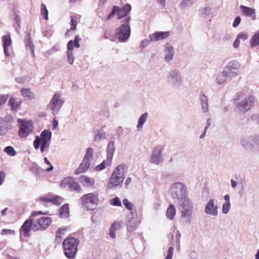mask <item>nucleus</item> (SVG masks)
I'll use <instances>...</instances> for the list:
<instances>
[{"instance_id":"obj_1","label":"nucleus","mask_w":259,"mask_h":259,"mask_svg":"<svg viewBox=\"0 0 259 259\" xmlns=\"http://www.w3.org/2000/svg\"><path fill=\"white\" fill-rule=\"evenodd\" d=\"M40 214H48L47 212H42L41 211H33L31 212L32 217L34 224L33 231H37L44 230L47 229L52 223V219L49 217H38Z\"/></svg>"},{"instance_id":"obj_2","label":"nucleus","mask_w":259,"mask_h":259,"mask_svg":"<svg viewBox=\"0 0 259 259\" xmlns=\"http://www.w3.org/2000/svg\"><path fill=\"white\" fill-rule=\"evenodd\" d=\"M80 241L78 238L69 236L63 242V248L65 256L68 258L72 259L75 256Z\"/></svg>"},{"instance_id":"obj_3","label":"nucleus","mask_w":259,"mask_h":259,"mask_svg":"<svg viewBox=\"0 0 259 259\" xmlns=\"http://www.w3.org/2000/svg\"><path fill=\"white\" fill-rule=\"evenodd\" d=\"M126 167L125 164H121L115 169L108 184V187L109 188L117 187L122 183L124 179V169Z\"/></svg>"},{"instance_id":"obj_4","label":"nucleus","mask_w":259,"mask_h":259,"mask_svg":"<svg viewBox=\"0 0 259 259\" xmlns=\"http://www.w3.org/2000/svg\"><path fill=\"white\" fill-rule=\"evenodd\" d=\"M131 19V17L124 18L123 20L124 24L116 28L115 30V36L118 38L119 41L120 42L126 41L130 36L131 29L128 23Z\"/></svg>"},{"instance_id":"obj_5","label":"nucleus","mask_w":259,"mask_h":259,"mask_svg":"<svg viewBox=\"0 0 259 259\" xmlns=\"http://www.w3.org/2000/svg\"><path fill=\"white\" fill-rule=\"evenodd\" d=\"M18 123V135L21 138H26L32 133L33 126L30 120H26L22 119L17 120Z\"/></svg>"},{"instance_id":"obj_6","label":"nucleus","mask_w":259,"mask_h":259,"mask_svg":"<svg viewBox=\"0 0 259 259\" xmlns=\"http://www.w3.org/2000/svg\"><path fill=\"white\" fill-rule=\"evenodd\" d=\"M81 204L89 210H93L98 203V195L95 193L83 195L80 198Z\"/></svg>"},{"instance_id":"obj_7","label":"nucleus","mask_w":259,"mask_h":259,"mask_svg":"<svg viewBox=\"0 0 259 259\" xmlns=\"http://www.w3.org/2000/svg\"><path fill=\"white\" fill-rule=\"evenodd\" d=\"M132 9L131 6L130 4H126L122 7L114 6L112 8L111 13L108 16L107 19L113 17L115 14H117V19H121L124 17H127V15L131 12Z\"/></svg>"},{"instance_id":"obj_8","label":"nucleus","mask_w":259,"mask_h":259,"mask_svg":"<svg viewBox=\"0 0 259 259\" xmlns=\"http://www.w3.org/2000/svg\"><path fill=\"white\" fill-rule=\"evenodd\" d=\"M255 102L254 97L250 96L247 99L243 100L236 105V109L238 112L245 113L250 110Z\"/></svg>"},{"instance_id":"obj_9","label":"nucleus","mask_w":259,"mask_h":259,"mask_svg":"<svg viewBox=\"0 0 259 259\" xmlns=\"http://www.w3.org/2000/svg\"><path fill=\"white\" fill-rule=\"evenodd\" d=\"M60 96L59 93H55L48 106V108L52 110L54 114L58 113L63 104V101L60 99Z\"/></svg>"},{"instance_id":"obj_10","label":"nucleus","mask_w":259,"mask_h":259,"mask_svg":"<svg viewBox=\"0 0 259 259\" xmlns=\"http://www.w3.org/2000/svg\"><path fill=\"white\" fill-rule=\"evenodd\" d=\"M32 217L33 216L30 215L29 218L23 224L20 230V235H22L27 237L30 236V231L31 230L33 231L34 222L32 218Z\"/></svg>"},{"instance_id":"obj_11","label":"nucleus","mask_w":259,"mask_h":259,"mask_svg":"<svg viewBox=\"0 0 259 259\" xmlns=\"http://www.w3.org/2000/svg\"><path fill=\"white\" fill-rule=\"evenodd\" d=\"M182 203L180 206L182 207V213L184 217L191 214L193 210V204L190 199L185 195L181 198Z\"/></svg>"},{"instance_id":"obj_12","label":"nucleus","mask_w":259,"mask_h":259,"mask_svg":"<svg viewBox=\"0 0 259 259\" xmlns=\"http://www.w3.org/2000/svg\"><path fill=\"white\" fill-rule=\"evenodd\" d=\"M61 185L64 188H69L76 191H79L80 190V187L78 183L71 177L65 178L62 182Z\"/></svg>"},{"instance_id":"obj_13","label":"nucleus","mask_w":259,"mask_h":259,"mask_svg":"<svg viewBox=\"0 0 259 259\" xmlns=\"http://www.w3.org/2000/svg\"><path fill=\"white\" fill-rule=\"evenodd\" d=\"M52 133L50 131L45 130L41 135L40 139H41V152H43L45 148H47L50 144Z\"/></svg>"},{"instance_id":"obj_14","label":"nucleus","mask_w":259,"mask_h":259,"mask_svg":"<svg viewBox=\"0 0 259 259\" xmlns=\"http://www.w3.org/2000/svg\"><path fill=\"white\" fill-rule=\"evenodd\" d=\"M163 150V148L162 146H157L155 147L152 152V155L150 158L151 162L158 164L161 161V155Z\"/></svg>"},{"instance_id":"obj_15","label":"nucleus","mask_w":259,"mask_h":259,"mask_svg":"<svg viewBox=\"0 0 259 259\" xmlns=\"http://www.w3.org/2000/svg\"><path fill=\"white\" fill-rule=\"evenodd\" d=\"M238 70L237 64L233 61L229 62L227 66L224 68L223 74L225 77L230 75V74H235Z\"/></svg>"},{"instance_id":"obj_16","label":"nucleus","mask_w":259,"mask_h":259,"mask_svg":"<svg viewBox=\"0 0 259 259\" xmlns=\"http://www.w3.org/2000/svg\"><path fill=\"white\" fill-rule=\"evenodd\" d=\"M170 191L177 196L183 195L185 193L186 189L184 185L181 183H176L170 187Z\"/></svg>"},{"instance_id":"obj_17","label":"nucleus","mask_w":259,"mask_h":259,"mask_svg":"<svg viewBox=\"0 0 259 259\" xmlns=\"http://www.w3.org/2000/svg\"><path fill=\"white\" fill-rule=\"evenodd\" d=\"M205 212L206 214L212 215L216 216L218 214V206L214 205L213 199L209 200L207 203L205 208Z\"/></svg>"},{"instance_id":"obj_18","label":"nucleus","mask_w":259,"mask_h":259,"mask_svg":"<svg viewBox=\"0 0 259 259\" xmlns=\"http://www.w3.org/2000/svg\"><path fill=\"white\" fill-rule=\"evenodd\" d=\"M169 35V32H156L153 33L149 36L150 40L151 41H158L166 38Z\"/></svg>"},{"instance_id":"obj_19","label":"nucleus","mask_w":259,"mask_h":259,"mask_svg":"<svg viewBox=\"0 0 259 259\" xmlns=\"http://www.w3.org/2000/svg\"><path fill=\"white\" fill-rule=\"evenodd\" d=\"M240 8L242 10V14L243 15L251 18L252 20L255 19V10L254 9L243 5H241Z\"/></svg>"},{"instance_id":"obj_20","label":"nucleus","mask_w":259,"mask_h":259,"mask_svg":"<svg viewBox=\"0 0 259 259\" xmlns=\"http://www.w3.org/2000/svg\"><path fill=\"white\" fill-rule=\"evenodd\" d=\"M22 104V101L17 100L16 98L11 97L8 102V105L11 107V110L12 111H16L20 109Z\"/></svg>"},{"instance_id":"obj_21","label":"nucleus","mask_w":259,"mask_h":259,"mask_svg":"<svg viewBox=\"0 0 259 259\" xmlns=\"http://www.w3.org/2000/svg\"><path fill=\"white\" fill-rule=\"evenodd\" d=\"M73 40H71L69 41L67 45L68 61L70 64H72L74 60V57L73 54Z\"/></svg>"},{"instance_id":"obj_22","label":"nucleus","mask_w":259,"mask_h":259,"mask_svg":"<svg viewBox=\"0 0 259 259\" xmlns=\"http://www.w3.org/2000/svg\"><path fill=\"white\" fill-rule=\"evenodd\" d=\"M79 180L82 185L87 187H92L95 183L94 179L88 177L86 176H81Z\"/></svg>"},{"instance_id":"obj_23","label":"nucleus","mask_w":259,"mask_h":259,"mask_svg":"<svg viewBox=\"0 0 259 259\" xmlns=\"http://www.w3.org/2000/svg\"><path fill=\"white\" fill-rule=\"evenodd\" d=\"M90 166V162L83 159L79 167L75 170L74 173L79 175L85 172Z\"/></svg>"},{"instance_id":"obj_24","label":"nucleus","mask_w":259,"mask_h":259,"mask_svg":"<svg viewBox=\"0 0 259 259\" xmlns=\"http://www.w3.org/2000/svg\"><path fill=\"white\" fill-rule=\"evenodd\" d=\"M80 16L78 15H71L70 16L71 19V28L68 30L65 33L67 35L69 31H74L76 30V26L78 21L80 19Z\"/></svg>"},{"instance_id":"obj_25","label":"nucleus","mask_w":259,"mask_h":259,"mask_svg":"<svg viewBox=\"0 0 259 259\" xmlns=\"http://www.w3.org/2000/svg\"><path fill=\"white\" fill-rule=\"evenodd\" d=\"M121 227V223L118 222H116L112 224L109 230L110 236L112 238H115L116 237V231L120 229Z\"/></svg>"},{"instance_id":"obj_26","label":"nucleus","mask_w":259,"mask_h":259,"mask_svg":"<svg viewBox=\"0 0 259 259\" xmlns=\"http://www.w3.org/2000/svg\"><path fill=\"white\" fill-rule=\"evenodd\" d=\"M176 214V209L173 204H170L166 210V217L170 220H173Z\"/></svg>"},{"instance_id":"obj_27","label":"nucleus","mask_w":259,"mask_h":259,"mask_svg":"<svg viewBox=\"0 0 259 259\" xmlns=\"http://www.w3.org/2000/svg\"><path fill=\"white\" fill-rule=\"evenodd\" d=\"M67 231L66 227L60 228L56 232L55 241L60 242L62 237L65 235V233Z\"/></svg>"},{"instance_id":"obj_28","label":"nucleus","mask_w":259,"mask_h":259,"mask_svg":"<svg viewBox=\"0 0 259 259\" xmlns=\"http://www.w3.org/2000/svg\"><path fill=\"white\" fill-rule=\"evenodd\" d=\"M69 205L67 204H64L59 209V215L62 218H66L69 216Z\"/></svg>"},{"instance_id":"obj_29","label":"nucleus","mask_w":259,"mask_h":259,"mask_svg":"<svg viewBox=\"0 0 259 259\" xmlns=\"http://www.w3.org/2000/svg\"><path fill=\"white\" fill-rule=\"evenodd\" d=\"M112 159L107 157L106 159L103 160V161L99 165H97L95 167V169L97 171H101L106 167L107 166L111 165L112 162Z\"/></svg>"},{"instance_id":"obj_30","label":"nucleus","mask_w":259,"mask_h":259,"mask_svg":"<svg viewBox=\"0 0 259 259\" xmlns=\"http://www.w3.org/2000/svg\"><path fill=\"white\" fill-rule=\"evenodd\" d=\"M20 92L21 95L25 98L31 99L34 98V95L30 89L22 88Z\"/></svg>"},{"instance_id":"obj_31","label":"nucleus","mask_w":259,"mask_h":259,"mask_svg":"<svg viewBox=\"0 0 259 259\" xmlns=\"http://www.w3.org/2000/svg\"><path fill=\"white\" fill-rule=\"evenodd\" d=\"M115 150V147H114V143L113 141H110L109 142L107 152V157L110 158L112 159V157L113 156Z\"/></svg>"},{"instance_id":"obj_32","label":"nucleus","mask_w":259,"mask_h":259,"mask_svg":"<svg viewBox=\"0 0 259 259\" xmlns=\"http://www.w3.org/2000/svg\"><path fill=\"white\" fill-rule=\"evenodd\" d=\"M165 60L166 61H170L172 59L173 55L174 54V49L172 47H167L165 51Z\"/></svg>"},{"instance_id":"obj_33","label":"nucleus","mask_w":259,"mask_h":259,"mask_svg":"<svg viewBox=\"0 0 259 259\" xmlns=\"http://www.w3.org/2000/svg\"><path fill=\"white\" fill-rule=\"evenodd\" d=\"M93 149L92 148H89L87 150L86 153L83 159L90 162V161L93 159Z\"/></svg>"},{"instance_id":"obj_34","label":"nucleus","mask_w":259,"mask_h":259,"mask_svg":"<svg viewBox=\"0 0 259 259\" xmlns=\"http://www.w3.org/2000/svg\"><path fill=\"white\" fill-rule=\"evenodd\" d=\"M250 45L251 47L259 45V30L255 32L250 40Z\"/></svg>"},{"instance_id":"obj_35","label":"nucleus","mask_w":259,"mask_h":259,"mask_svg":"<svg viewBox=\"0 0 259 259\" xmlns=\"http://www.w3.org/2000/svg\"><path fill=\"white\" fill-rule=\"evenodd\" d=\"M148 117V113H145L143 114H142L138 120V123L137 125V128L138 129L141 128L147 120Z\"/></svg>"},{"instance_id":"obj_36","label":"nucleus","mask_w":259,"mask_h":259,"mask_svg":"<svg viewBox=\"0 0 259 259\" xmlns=\"http://www.w3.org/2000/svg\"><path fill=\"white\" fill-rule=\"evenodd\" d=\"M2 40L3 42V47H10L12 44V39L9 33L6 35L3 36L2 37Z\"/></svg>"},{"instance_id":"obj_37","label":"nucleus","mask_w":259,"mask_h":259,"mask_svg":"<svg viewBox=\"0 0 259 259\" xmlns=\"http://www.w3.org/2000/svg\"><path fill=\"white\" fill-rule=\"evenodd\" d=\"M38 201H40V203L44 205H47L48 203H51V196L45 195L39 197Z\"/></svg>"},{"instance_id":"obj_38","label":"nucleus","mask_w":259,"mask_h":259,"mask_svg":"<svg viewBox=\"0 0 259 259\" xmlns=\"http://www.w3.org/2000/svg\"><path fill=\"white\" fill-rule=\"evenodd\" d=\"M63 201V198L59 196H51V203L53 204L59 205L61 204Z\"/></svg>"},{"instance_id":"obj_39","label":"nucleus","mask_w":259,"mask_h":259,"mask_svg":"<svg viewBox=\"0 0 259 259\" xmlns=\"http://www.w3.org/2000/svg\"><path fill=\"white\" fill-rule=\"evenodd\" d=\"M123 204L125 207V208L129 210H133L134 208V205L133 203H131L128 201L127 199L124 198L122 200Z\"/></svg>"},{"instance_id":"obj_40","label":"nucleus","mask_w":259,"mask_h":259,"mask_svg":"<svg viewBox=\"0 0 259 259\" xmlns=\"http://www.w3.org/2000/svg\"><path fill=\"white\" fill-rule=\"evenodd\" d=\"M4 151L7 154L11 156H14L16 154V152L15 149L11 146L6 147L4 149Z\"/></svg>"},{"instance_id":"obj_41","label":"nucleus","mask_w":259,"mask_h":259,"mask_svg":"<svg viewBox=\"0 0 259 259\" xmlns=\"http://www.w3.org/2000/svg\"><path fill=\"white\" fill-rule=\"evenodd\" d=\"M41 14L44 19H48V11L44 4H42L41 5Z\"/></svg>"},{"instance_id":"obj_42","label":"nucleus","mask_w":259,"mask_h":259,"mask_svg":"<svg viewBox=\"0 0 259 259\" xmlns=\"http://www.w3.org/2000/svg\"><path fill=\"white\" fill-rule=\"evenodd\" d=\"M104 136V133L102 131H96L95 132L94 140L97 141L101 139Z\"/></svg>"},{"instance_id":"obj_43","label":"nucleus","mask_w":259,"mask_h":259,"mask_svg":"<svg viewBox=\"0 0 259 259\" xmlns=\"http://www.w3.org/2000/svg\"><path fill=\"white\" fill-rule=\"evenodd\" d=\"M15 234V231L13 230L4 229L1 232V234L2 235H14Z\"/></svg>"},{"instance_id":"obj_44","label":"nucleus","mask_w":259,"mask_h":259,"mask_svg":"<svg viewBox=\"0 0 259 259\" xmlns=\"http://www.w3.org/2000/svg\"><path fill=\"white\" fill-rule=\"evenodd\" d=\"M26 47L29 48L32 53L34 54V47L30 38L28 39L26 42Z\"/></svg>"},{"instance_id":"obj_45","label":"nucleus","mask_w":259,"mask_h":259,"mask_svg":"<svg viewBox=\"0 0 259 259\" xmlns=\"http://www.w3.org/2000/svg\"><path fill=\"white\" fill-rule=\"evenodd\" d=\"M111 204L113 205L121 206L122 204L118 197L114 198L111 201Z\"/></svg>"},{"instance_id":"obj_46","label":"nucleus","mask_w":259,"mask_h":259,"mask_svg":"<svg viewBox=\"0 0 259 259\" xmlns=\"http://www.w3.org/2000/svg\"><path fill=\"white\" fill-rule=\"evenodd\" d=\"M230 202H226L223 205L222 211L224 213L226 214L228 212L230 208Z\"/></svg>"},{"instance_id":"obj_47","label":"nucleus","mask_w":259,"mask_h":259,"mask_svg":"<svg viewBox=\"0 0 259 259\" xmlns=\"http://www.w3.org/2000/svg\"><path fill=\"white\" fill-rule=\"evenodd\" d=\"M40 143L41 139L39 136H37L33 142V146L35 149H38L39 148Z\"/></svg>"},{"instance_id":"obj_48","label":"nucleus","mask_w":259,"mask_h":259,"mask_svg":"<svg viewBox=\"0 0 259 259\" xmlns=\"http://www.w3.org/2000/svg\"><path fill=\"white\" fill-rule=\"evenodd\" d=\"M170 76L172 78H176L177 80H181L177 70H172L170 73Z\"/></svg>"},{"instance_id":"obj_49","label":"nucleus","mask_w":259,"mask_h":259,"mask_svg":"<svg viewBox=\"0 0 259 259\" xmlns=\"http://www.w3.org/2000/svg\"><path fill=\"white\" fill-rule=\"evenodd\" d=\"M8 98L7 95H0V107L5 104Z\"/></svg>"},{"instance_id":"obj_50","label":"nucleus","mask_w":259,"mask_h":259,"mask_svg":"<svg viewBox=\"0 0 259 259\" xmlns=\"http://www.w3.org/2000/svg\"><path fill=\"white\" fill-rule=\"evenodd\" d=\"M81 40V38L78 35H76L75 37V39H74V41L73 42V47L74 46L76 48H79L80 47V45H79V41Z\"/></svg>"},{"instance_id":"obj_51","label":"nucleus","mask_w":259,"mask_h":259,"mask_svg":"<svg viewBox=\"0 0 259 259\" xmlns=\"http://www.w3.org/2000/svg\"><path fill=\"white\" fill-rule=\"evenodd\" d=\"M174 252V248L170 247L167 251V255L165 259H172Z\"/></svg>"},{"instance_id":"obj_52","label":"nucleus","mask_w":259,"mask_h":259,"mask_svg":"<svg viewBox=\"0 0 259 259\" xmlns=\"http://www.w3.org/2000/svg\"><path fill=\"white\" fill-rule=\"evenodd\" d=\"M44 161H45V162L48 165L50 166L49 167L47 168L46 169V171H50L51 170H52L53 169V166H52V165L51 164V163L50 162V161L48 160V158L47 157H45L44 158Z\"/></svg>"},{"instance_id":"obj_53","label":"nucleus","mask_w":259,"mask_h":259,"mask_svg":"<svg viewBox=\"0 0 259 259\" xmlns=\"http://www.w3.org/2000/svg\"><path fill=\"white\" fill-rule=\"evenodd\" d=\"M241 22V18L239 16H237L235 18L234 21L233 23V26L234 27H236L238 26Z\"/></svg>"},{"instance_id":"obj_54","label":"nucleus","mask_w":259,"mask_h":259,"mask_svg":"<svg viewBox=\"0 0 259 259\" xmlns=\"http://www.w3.org/2000/svg\"><path fill=\"white\" fill-rule=\"evenodd\" d=\"M237 38L239 39L246 40L248 38V35L246 33H240L238 35Z\"/></svg>"},{"instance_id":"obj_55","label":"nucleus","mask_w":259,"mask_h":259,"mask_svg":"<svg viewBox=\"0 0 259 259\" xmlns=\"http://www.w3.org/2000/svg\"><path fill=\"white\" fill-rule=\"evenodd\" d=\"M223 75H224L223 74L222 75H220L217 77V80L218 81V83L220 84H222V83H224L225 81V79L224 78Z\"/></svg>"},{"instance_id":"obj_56","label":"nucleus","mask_w":259,"mask_h":259,"mask_svg":"<svg viewBox=\"0 0 259 259\" xmlns=\"http://www.w3.org/2000/svg\"><path fill=\"white\" fill-rule=\"evenodd\" d=\"M5 174L3 171H0V186L3 183L5 178Z\"/></svg>"},{"instance_id":"obj_57","label":"nucleus","mask_w":259,"mask_h":259,"mask_svg":"<svg viewBox=\"0 0 259 259\" xmlns=\"http://www.w3.org/2000/svg\"><path fill=\"white\" fill-rule=\"evenodd\" d=\"M202 108L203 112H206L207 110L208 102H201Z\"/></svg>"},{"instance_id":"obj_58","label":"nucleus","mask_w":259,"mask_h":259,"mask_svg":"<svg viewBox=\"0 0 259 259\" xmlns=\"http://www.w3.org/2000/svg\"><path fill=\"white\" fill-rule=\"evenodd\" d=\"M239 44H240V40L238 38H237L234 42L233 46L235 48H238L239 46Z\"/></svg>"},{"instance_id":"obj_59","label":"nucleus","mask_w":259,"mask_h":259,"mask_svg":"<svg viewBox=\"0 0 259 259\" xmlns=\"http://www.w3.org/2000/svg\"><path fill=\"white\" fill-rule=\"evenodd\" d=\"M4 47V54L5 55L8 57L10 56V54H9V50H8V47Z\"/></svg>"},{"instance_id":"obj_60","label":"nucleus","mask_w":259,"mask_h":259,"mask_svg":"<svg viewBox=\"0 0 259 259\" xmlns=\"http://www.w3.org/2000/svg\"><path fill=\"white\" fill-rule=\"evenodd\" d=\"M132 182V179L131 178H127L125 181V186L126 188L128 187V185Z\"/></svg>"},{"instance_id":"obj_61","label":"nucleus","mask_w":259,"mask_h":259,"mask_svg":"<svg viewBox=\"0 0 259 259\" xmlns=\"http://www.w3.org/2000/svg\"><path fill=\"white\" fill-rule=\"evenodd\" d=\"M200 100L201 102H208L206 96L204 94H202L200 96Z\"/></svg>"},{"instance_id":"obj_62","label":"nucleus","mask_w":259,"mask_h":259,"mask_svg":"<svg viewBox=\"0 0 259 259\" xmlns=\"http://www.w3.org/2000/svg\"><path fill=\"white\" fill-rule=\"evenodd\" d=\"M252 120H256L257 122L259 121V115L258 114H254L251 117Z\"/></svg>"},{"instance_id":"obj_63","label":"nucleus","mask_w":259,"mask_h":259,"mask_svg":"<svg viewBox=\"0 0 259 259\" xmlns=\"http://www.w3.org/2000/svg\"><path fill=\"white\" fill-rule=\"evenodd\" d=\"M53 122L54 128H56L58 126V122L57 120L54 118L53 119Z\"/></svg>"},{"instance_id":"obj_64","label":"nucleus","mask_w":259,"mask_h":259,"mask_svg":"<svg viewBox=\"0 0 259 259\" xmlns=\"http://www.w3.org/2000/svg\"><path fill=\"white\" fill-rule=\"evenodd\" d=\"M242 97V93H238L236 95V97L234 99L235 100H238L240 99Z\"/></svg>"}]
</instances>
